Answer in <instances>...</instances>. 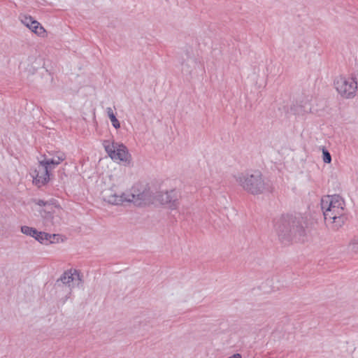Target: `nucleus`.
<instances>
[{
  "label": "nucleus",
  "instance_id": "7",
  "mask_svg": "<svg viewBox=\"0 0 358 358\" xmlns=\"http://www.w3.org/2000/svg\"><path fill=\"white\" fill-rule=\"evenodd\" d=\"M334 86L337 92L344 99H352L357 90V82L355 78L338 76L334 80Z\"/></svg>",
  "mask_w": 358,
  "mask_h": 358
},
{
  "label": "nucleus",
  "instance_id": "10",
  "mask_svg": "<svg viewBox=\"0 0 358 358\" xmlns=\"http://www.w3.org/2000/svg\"><path fill=\"white\" fill-rule=\"evenodd\" d=\"M21 22L28 27L31 31L40 37H45L46 35L45 29L40 24V23L34 20L29 15H22L20 16Z\"/></svg>",
  "mask_w": 358,
  "mask_h": 358
},
{
  "label": "nucleus",
  "instance_id": "19",
  "mask_svg": "<svg viewBox=\"0 0 358 358\" xmlns=\"http://www.w3.org/2000/svg\"><path fill=\"white\" fill-rule=\"evenodd\" d=\"M351 250L357 252H358V239H355L350 243Z\"/></svg>",
  "mask_w": 358,
  "mask_h": 358
},
{
  "label": "nucleus",
  "instance_id": "20",
  "mask_svg": "<svg viewBox=\"0 0 358 358\" xmlns=\"http://www.w3.org/2000/svg\"><path fill=\"white\" fill-rule=\"evenodd\" d=\"M228 358H242L241 355L238 353L234 354L232 356L229 357Z\"/></svg>",
  "mask_w": 358,
  "mask_h": 358
},
{
  "label": "nucleus",
  "instance_id": "8",
  "mask_svg": "<svg viewBox=\"0 0 358 358\" xmlns=\"http://www.w3.org/2000/svg\"><path fill=\"white\" fill-rule=\"evenodd\" d=\"M81 276L77 270L70 269L64 272L56 283L57 287H66L67 288V293L65 296L64 303L69 298L72 289L75 287H78L81 284Z\"/></svg>",
  "mask_w": 358,
  "mask_h": 358
},
{
  "label": "nucleus",
  "instance_id": "11",
  "mask_svg": "<svg viewBox=\"0 0 358 358\" xmlns=\"http://www.w3.org/2000/svg\"><path fill=\"white\" fill-rule=\"evenodd\" d=\"M161 200L163 203L169 204L172 209L178 207V199L177 192L175 190H171L162 194Z\"/></svg>",
  "mask_w": 358,
  "mask_h": 358
},
{
  "label": "nucleus",
  "instance_id": "17",
  "mask_svg": "<svg viewBox=\"0 0 358 358\" xmlns=\"http://www.w3.org/2000/svg\"><path fill=\"white\" fill-rule=\"evenodd\" d=\"M308 110H310V108H307L306 107H303V108H302V107L295 105L291 107V111L296 115H301L303 112H307Z\"/></svg>",
  "mask_w": 358,
  "mask_h": 358
},
{
  "label": "nucleus",
  "instance_id": "6",
  "mask_svg": "<svg viewBox=\"0 0 358 358\" xmlns=\"http://www.w3.org/2000/svg\"><path fill=\"white\" fill-rule=\"evenodd\" d=\"M103 199L113 205H120L124 202H133L136 206H141L145 199V194L144 192L135 193V192L117 194L110 192V194L104 195Z\"/></svg>",
  "mask_w": 358,
  "mask_h": 358
},
{
  "label": "nucleus",
  "instance_id": "15",
  "mask_svg": "<svg viewBox=\"0 0 358 358\" xmlns=\"http://www.w3.org/2000/svg\"><path fill=\"white\" fill-rule=\"evenodd\" d=\"M106 112H107V114H108V116L110 120V122H112V124L113 126L115 128V129H118L120 127V124L118 121V120L116 118L113 110L111 108H106Z\"/></svg>",
  "mask_w": 358,
  "mask_h": 358
},
{
  "label": "nucleus",
  "instance_id": "2",
  "mask_svg": "<svg viewBox=\"0 0 358 358\" xmlns=\"http://www.w3.org/2000/svg\"><path fill=\"white\" fill-rule=\"evenodd\" d=\"M236 182L245 191L252 195H259L271 192L272 185L258 170L239 173L234 176Z\"/></svg>",
  "mask_w": 358,
  "mask_h": 358
},
{
  "label": "nucleus",
  "instance_id": "14",
  "mask_svg": "<svg viewBox=\"0 0 358 358\" xmlns=\"http://www.w3.org/2000/svg\"><path fill=\"white\" fill-rule=\"evenodd\" d=\"M55 237V234L36 231V234H35L34 238L41 243L46 244L47 243H53Z\"/></svg>",
  "mask_w": 358,
  "mask_h": 358
},
{
  "label": "nucleus",
  "instance_id": "18",
  "mask_svg": "<svg viewBox=\"0 0 358 358\" xmlns=\"http://www.w3.org/2000/svg\"><path fill=\"white\" fill-rule=\"evenodd\" d=\"M323 161L324 162L327 164L330 163L331 161V157L330 153L325 150H323Z\"/></svg>",
  "mask_w": 358,
  "mask_h": 358
},
{
  "label": "nucleus",
  "instance_id": "16",
  "mask_svg": "<svg viewBox=\"0 0 358 358\" xmlns=\"http://www.w3.org/2000/svg\"><path fill=\"white\" fill-rule=\"evenodd\" d=\"M36 229L33 227H30L28 226H22L21 227V232L27 236H29L31 237H34L35 234H36Z\"/></svg>",
  "mask_w": 358,
  "mask_h": 358
},
{
  "label": "nucleus",
  "instance_id": "5",
  "mask_svg": "<svg viewBox=\"0 0 358 358\" xmlns=\"http://www.w3.org/2000/svg\"><path fill=\"white\" fill-rule=\"evenodd\" d=\"M103 146L108 156L114 162H122L125 164H130L131 155L124 145L109 140H104Z\"/></svg>",
  "mask_w": 358,
  "mask_h": 358
},
{
  "label": "nucleus",
  "instance_id": "3",
  "mask_svg": "<svg viewBox=\"0 0 358 358\" xmlns=\"http://www.w3.org/2000/svg\"><path fill=\"white\" fill-rule=\"evenodd\" d=\"M345 202L339 195H327L321 199V208L326 221L334 223L336 228L341 227L345 222Z\"/></svg>",
  "mask_w": 358,
  "mask_h": 358
},
{
  "label": "nucleus",
  "instance_id": "13",
  "mask_svg": "<svg viewBox=\"0 0 358 358\" xmlns=\"http://www.w3.org/2000/svg\"><path fill=\"white\" fill-rule=\"evenodd\" d=\"M197 65L198 62L195 58L187 57V58L181 63L182 72L185 74H191Z\"/></svg>",
  "mask_w": 358,
  "mask_h": 358
},
{
  "label": "nucleus",
  "instance_id": "9",
  "mask_svg": "<svg viewBox=\"0 0 358 358\" xmlns=\"http://www.w3.org/2000/svg\"><path fill=\"white\" fill-rule=\"evenodd\" d=\"M52 170L50 169V166H48L43 160H40L38 164L31 174L34 178V182L38 187L46 184L49 180L50 172Z\"/></svg>",
  "mask_w": 358,
  "mask_h": 358
},
{
  "label": "nucleus",
  "instance_id": "1",
  "mask_svg": "<svg viewBox=\"0 0 358 358\" xmlns=\"http://www.w3.org/2000/svg\"><path fill=\"white\" fill-rule=\"evenodd\" d=\"M305 221L301 216L285 215L275 223L276 233L282 242H289L295 240L303 241L306 231L304 227Z\"/></svg>",
  "mask_w": 358,
  "mask_h": 358
},
{
  "label": "nucleus",
  "instance_id": "4",
  "mask_svg": "<svg viewBox=\"0 0 358 358\" xmlns=\"http://www.w3.org/2000/svg\"><path fill=\"white\" fill-rule=\"evenodd\" d=\"M35 203L42 207L41 209L38 210V213L43 219L44 226L47 229L60 224L63 213L62 208L52 203L41 199L36 200Z\"/></svg>",
  "mask_w": 358,
  "mask_h": 358
},
{
  "label": "nucleus",
  "instance_id": "12",
  "mask_svg": "<svg viewBox=\"0 0 358 358\" xmlns=\"http://www.w3.org/2000/svg\"><path fill=\"white\" fill-rule=\"evenodd\" d=\"M65 159L66 155L62 152L57 151L52 157L48 158L47 157H44L43 160L45 164H47L48 166H50V169L52 170Z\"/></svg>",
  "mask_w": 358,
  "mask_h": 358
}]
</instances>
